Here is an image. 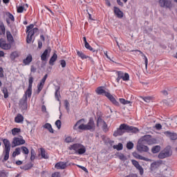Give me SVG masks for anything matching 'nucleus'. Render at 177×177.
<instances>
[{
	"label": "nucleus",
	"instance_id": "4c0bfd02",
	"mask_svg": "<svg viewBox=\"0 0 177 177\" xmlns=\"http://www.w3.org/2000/svg\"><path fill=\"white\" fill-rule=\"evenodd\" d=\"M160 165H161V162H154L151 163V167L153 168V169H156L158 168V167H160Z\"/></svg>",
	"mask_w": 177,
	"mask_h": 177
},
{
	"label": "nucleus",
	"instance_id": "7ed1b4c3",
	"mask_svg": "<svg viewBox=\"0 0 177 177\" xmlns=\"http://www.w3.org/2000/svg\"><path fill=\"white\" fill-rule=\"evenodd\" d=\"M68 150H74L77 154L82 155L86 152V148L82 144L75 143L68 147Z\"/></svg>",
	"mask_w": 177,
	"mask_h": 177
},
{
	"label": "nucleus",
	"instance_id": "2eb2a0df",
	"mask_svg": "<svg viewBox=\"0 0 177 177\" xmlns=\"http://www.w3.org/2000/svg\"><path fill=\"white\" fill-rule=\"evenodd\" d=\"M48 78V74H46L44 77L40 81L39 84L37 85V92L39 93L42 89H44V86L45 85V82Z\"/></svg>",
	"mask_w": 177,
	"mask_h": 177
},
{
	"label": "nucleus",
	"instance_id": "a878e982",
	"mask_svg": "<svg viewBox=\"0 0 177 177\" xmlns=\"http://www.w3.org/2000/svg\"><path fill=\"white\" fill-rule=\"evenodd\" d=\"M24 121V117L22 116V115L20 113H18L17 115L15 118V122H17V124H20Z\"/></svg>",
	"mask_w": 177,
	"mask_h": 177
},
{
	"label": "nucleus",
	"instance_id": "69168bd1",
	"mask_svg": "<svg viewBox=\"0 0 177 177\" xmlns=\"http://www.w3.org/2000/svg\"><path fill=\"white\" fill-rule=\"evenodd\" d=\"M137 169L139 170L140 175L141 176L143 175V174L145 173V171L143 170V167H142V166L138 167Z\"/></svg>",
	"mask_w": 177,
	"mask_h": 177
},
{
	"label": "nucleus",
	"instance_id": "aec40b11",
	"mask_svg": "<svg viewBox=\"0 0 177 177\" xmlns=\"http://www.w3.org/2000/svg\"><path fill=\"white\" fill-rule=\"evenodd\" d=\"M137 149L138 150V151H140V153L143 151L145 153H147V151H149V147L143 144H138L137 146Z\"/></svg>",
	"mask_w": 177,
	"mask_h": 177
},
{
	"label": "nucleus",
	"instance_id": "9b49d317",
	"mask_svg": "<svg viewBox=\"0 0 177 177\" xmlns=\"http://www.w3.org/2000/svg\"><path fill=\"white\" fill-rule=\"evenodd\" d=\"M125 133V123L120 124V128H118L113 133V136L117 138V136H122Z\"/></svg>",
	"mask_w": 177,
	"mask_h": 177
},
{
	"label": "nucleus",
	"instance_id": "c85d7f7f",
	"mask_svg": "<svg viewBox=\"0 0 177 177\" xmlns=\"http://www.w3.org/2000/svg\"><path fill=\"white\" fill-rule=\"evenodd\" d=\"M77 55L82 59V60H84V59H88V57H89V56L85 55L82 51H80L78 50H77Z\"/></svg>",
	"mask_w": 177,
	"mask_h": 177
},
{
	"label": "nucleus",
	"instance_id": "f257e3e1",
	"mask_svg": "<svg viewBox=\"0 0 177 177\" xmlns=\"http://www.w3.org/2000/svg\"><path fill=\"white\" fill-rule=\"evenodd\" d=\"M85 121V119L79 120L73 126L74 131H77V129H80V131H90V132H93L96 129V126L95 125V120H93V118H90L88 122L86 124L81 122ZM80 124H81L80 125ZM78 125H80L78 127Z\"/></svg>",
	"mask_w": 177,
	"mask_h": 177
},
{
	"label": "nucleus",
	"instance_id": "49530a36",
	"mask_svg": "<svg viewBox=\"0 0 177 177\" xmlns=\"http://www.w3.org/2000/svg\"><path fill=\"white\" fill-rule=\"evenodd\" d=\"M119 102L120 103H121L122 104H129V103H131V101H128L124 98H120L119 99Z\"/></svg>",
	"mask_w": 177,
	"mask_h": 177
},
{
	"label": "nucleus",
	"instance_id": "6e6d98bb",
	"mask_svg": "<svg viewBox=\"0 0 177 177\" xmlns=\"http://www.w3.org/2000/svg\"><path fill=\"white\" fill-rule=\"evenodd\" d=\"M127 149H128V150H132V149H133V143L132 142H127Z\"/></svg>",
	"mask_w": 177,
	"mask_h": 177
},
{
	"label": "nucleus",
	"instance_id": "2f4dec72",
	"mask_svg": "<svg viewBox=\"0 0 177 177\" xmlns=\"http://www.w3.org/2000/svg\"><path fill=\"white\" fill-rule=\"evenodd\" d=\"M19 52L13 51L12 53H11L10 57L11 60H15L16 59H17V57H19Z\"/></svg>",
	"mask_w": 177,
	"mask_h": 177
},
{
	"label": "nucleus",
	"instance_id": "bf43d9fd",
	"mask_svg": "<svg viewBox=\"0 0 177 177\" xmlns=\"http://www.w3.org/2000/svg\"><path fill=\"white\" fill-rule=\"evenodd\" d=\"M34 24H30L26 27V32H28V31H30L31 30H34Z\"/></svg>",
	"mask_w": 177,
	"mask_h": 177
},
{
	"label": "nucleus",
	"instance_id": "0eeeda50",
	"mask_svg": "<svg viewBox=\"0 0 177 177\" xmlns=\"http://www.w3.org/2000/svg\"><path fill=\"white\" fill-rule=\"evenodd\" d=\"M160 8H166V9H172V1L171 0H159Z\"/></svg>",
	"mask_w": 177,
	"mask_h": 177
},
{
	"label": "nucleus",
	"instance_id": "680f3d73",
	"mask_svg": "<svg viewBox=\"0 0 177 177\" xmlns=\"http://www.w3.org/2000/svg\"><path fill=\"white\" fill-rule=\"evenodd\" d=\"M59 63H60L62 68H64V67H66V60L62 59V60L59 61Z\"/></svg>",
	"mask_w": 177,
	"mask_h": 177
},
{
	"label": "nucleus",
	"instance_id": "9d476101",
	"mask_svg": "<svg viewBox=\"0 0 177 177\" xmlns=\"http://www.w3.org/2000/svg\"><path fill=\"white\" fill-rule=\"evenodd\" d=\"M38 30H39L38 28H35L31 30H28V32H26L28 33L27 37H26L27 44H31V41H32V36L36 32H38Z\"/></svg>",
	"mask_w": 177,
	"mask_h": 177
},
{
	"label": "nucleus",
	"instance_id": "e2e57ef3",
	"mask_svg": "<svg viewBox=\"0 0 177 177\" xmlns=\"http://www.w3.org/2000/svg\"><path fill=\"white\" fill-rule=\"evenodd\" d=\"M118 158H119V159L121 160L122 161H125V160H127V157L124 156V155L122 154V153L120 154V155H119V156H118Z\"/></svg>",
	"mask_w": 177,
	"mask_h": 177
},
{
	"label": "nucleus",
	"instance_id": "7c9ffc66",
	"mask_svg": "<svg viewBox=\"0 0 177 177\" xmlns=\"http://www.w3.org/2000/svg\"><path fill=\"white\" fill-rule=\"evenodd\" d=\"M160 150H161V147L160 145H156L152 147L151 152L153 154H156V153H160Z\"/></svg>",
	"mask_w": 177,
	"mask_h": 177
},
{
	"label": "nucleus",
	"instance_id": "8fccbe9b",
	"mask_svg": "<svg viewBox=\"0 0 177 177\" xmlns=\"http://www.w3.org/2000/svg\"><path fill=\"white\" fill-rule=\"evenodd\" d=\"M6 15H7L8 19H9L10 20H11V21H12V23H15V16H13V15H12V13H10V12H7Z\"/></svg>",
	"mask_w": 177,
	"mask_h": 177
},
{
	"label": "nucleus",
	"instance_id": "6e6552de",
	"mask_svg": "<svg viewBox=\"0 0 177 177\" xmlns=\"http://www.w3.org/2000/svg\"><path fill=\"white\" fill-rule=\"evenodd\" d=\"M19 107H21L22 111H24V110H27V109H28V97H26V95L24 96L19 100Z\"/></svg>",
	"mask_w": 177,
	"mask_h": 177
},
{
	"label": "nucleus",
	"instance_id": "cd10ccee",
	"mask_svg": "<svg viewBox=\"0 0 177 177\" xmlns=\"http://www.w3.org/2000/svg\"><path fill=\"white\" fill-rule=\"evenodd\" d=\"M43 127L45 129H48L50 133H55V131L53 130V128H52L50 123H46Z\"/></svg>",
	"mask_w": 177,
	"mask_h": 177
},
{
	"label": "nucleus",
	"instance_id": "79ce46f5",
	"mask_svg": "<svg viewBox=\"0 0 177 177\" xmlns=\"http://www.w3.org/2000/svg\"><path fill=\"white\" fill-rule=\"evenodd\" d=\"M19 132H21V129L19 128H14L12 129V134L13 136H15V135H17V133H19Z\"/></svg>",
	"mask_w": 177,
	"mask_h": 177
},
{
	"label": "nucleus",
	"instance_id": "412c9836",
	"mask_svg": "<svg viewBox=\"0 0 177 177\" xmlns=\"http://www.w3.org/2000/svg\"><path fill=\"white\" fill-rule=\"evenodd\" d=\"M39 157L41 156L40 158H44V160H48L49 158V156H48V153H46V151H45V149L40 148V153L38 154Z\"/></svg>",
	"mask_w": 177,
	"mask_h": 177
},
{
	"label": "nucleus",
	"instance_id": "c03bdc74",
	"mask_svg": "<svg viewBox=\"0 0 177 177\" xmlns=\"http://www.w3.org/2000/svg\"><path fill=\"white\" fill-rule=\"evenodd\" d=\"M21 150L22 151L23 154H28L30 153V151L28 150V148L27 147H21Z\"/></svg>",
	"mask_w": 177,
	"mask_h": 177
},
{
	"label": "nucleus",
	"instance_id": "0e129e2a",
	"mask_svg": "<svg viewBox=\"0 0 177 177\" xmlns=\"http://www.w3.org/2000/svg\"><path fill=\"white\" fill-rule=\"evenodd\" d=\"M155 128L156 129H158V131H160V130L162 129V125H161V124H160V123H158L156 124Z\"/></svg>",
	"mask_w": 177,
	"mask_h": 177
},
{
	"label": "nucleus",
	"instance_id": "4d7b16f0",
	"mask_svg": "<svg viewBox=\"0 0 177 177\" xmlns=\"http://www.w3.org/2000/svg\"><path fill=\"white\" fill-rule=\"evenodd\" d=\"M64 106H65L66 110L68 111V110H70V102H68V100H64Z\"/></svg>",
	"mask_w": 177,
	"mask_h": 177
},
{
	"label": "nucleus",
	"instance_id": "3c124183",
	"mask_svg": "<svg viewBox=\"0 0 177 177\" xmlns=\"http://www.w3.org/2000/svg\"><path fill=\"white\" fill-rule=\"evenodd\" d=\"M31 95H32V90H26L24 96H28V97H31Z\"/></svg>",
	"mask_w": 177,
	"mask_h": 177
},
{
	"label": "nucleus",
	"instance_id": "c756f323",
	"mask_svg": "<svg viewBox=\"0 0 177 177\" xmlns=\"http://www.w3.org/2000/svg\"><path fill=\"white\" fill-rule=\"evenodd\" d=\"M164 177H171L172 176V170L171 169H166L163 171Z\"/></svg>",
	"mask_w": 177,
	"mask_h": 177
},
{
	"label": "nucleus",
	"instance_id": "dca6fc26",
	"mask_svg": "<svg viewBox=\"0 0 177 177\" xmlns=\"http://www.w3.org/2000/svg\"><path fill=\"white\" fill-rule=\"evenodd\" d=\"M113 13L115 16L118 17V19H122V17H124V12L118 7H113Z\"/></svg>",
	"mask_w": 177,
	"mask_h": 177
},
{
	"label": "nucleus",
	"instance_id": "423d86ee",
	"mask_svg": "<svg viewBox=\"0 0 177 177\" xmlns=\"http://www.w3.org/2000/svg\"><path fill=\"white\" fill-rule=\"evenodd\" d=\"M106 97L109 99V102L113 104V106H115L116 107H120V102L117 101V96L111 95L110 92L109 93L106 94Z\"/></svg>",
	"mask_w": 177,
	"mask_h": 177
},
{
	"label": "nucleus",
	"instance_id": "f03ea898",
	"mask_svg": "<svg viewBox=\"0 0 177 177\" xmlns=\"http://www.w3.org/2000/svg\"><path fill=\"white\" fill-rule=\"evenodd\" d=\"M1 140L4 145V148L3 151V156H4L3 159L2 160L3 162H5L9 160V154L10 153V141L7 138H1Z\"/></svg>",
	"mask_w": 177,
	"mask_h": 177
},
{
	"label": "nucleus",
	"instance_id": "bb28decb",
	"mask_svg": "<svg viewBox=\"0 0 177 177\" xmlns=\"http://www.w3.org/2000/svg\"><path fill=\"white\" fill-rule=\"evenodd\" d=\"M57 60V54L55 53L49 60L50 66H53V64H55V62H56Z\"/></svg>",
	"mask_w": 177,
	"mask_h": 177
},
{
	"label": "nucleus",
	"instance_id": "37998d69",
	"mask_svg": "<svg viewBox=\"0 0 177 177\" xmlns=\"http://www.w3.org/2000/svg\"><path fill=\"white\" fill-rule=\"evenodd\" d=\"M104 122H106V121L102 118V116H99L97 120V127H99L100 124H104Z\"/></svg>",
	"mask_w": 177,
	"mask_h": 177
},
{
	"label": "nucleus",
	"instance_id": "f3484780",
	"mask_svg": "<svg viewBox=\"0 0 177 177\" xmlns=\"http://www.w3.org/2000/svg\"><path fill=\"white\" fill-rule=\"evenodd\" d=\"M56 169H66L67 168V162H57L55 165Z\"/></svg>",
	"mask_w": 177,
	"mask_h": 177
},
{
	"label": "nucleus",
	"instance_id": "a19ab883",
	"mask_svg": "<svg viewBox=\"0 0 177 177\" xmlns=\"http://www.w3.org/2000/svg\"><path fill=\"white\" fill-rule=\"evenodd\" d=\"M34 165H32V163H28L26 165H25L23 167V169H24V171H28V169H31L32 167H33Z\"/></svg>",
	"mask_w": 177,
	"mask_h": 177
},
{
	"label": "nucleus",
	"instance_id": "b1692460",
	"mask_svg": "<svg viewBox=\"0 0 177 177\" xmlns=\"http://www.w3.org/2000/svg\"><path fill=\"white\" fill-rule=\"evenodd\" d=\"M55 97L57 102H60V98L62 96L60 95V86H55Z\"/></svg>",
	"mask_w": 177,
	"mask_h": 177
},
{
	"label": "nucleus",
	"instance_id": "338daca9",
	"mask_svg": "<svg viewBox=\"0 0 177 177\" xmlns=\"http://www.w3.org/2000/svg\"><path fill=\"white\" fill-rule=\"evenodd\" d=\"M3 68L0 67V78H3Z\"/></svg>",
	"mask_w": 177,
	"mask_h": 177
},
{
	"label": "nucleus",
	"instance_id": "603ef678",
	"mask_svg": "<svg viewBox=\"0 0 177 177\" xmlns=\"http://www.w3.org/2000/svg\"><path fill=\"white\" fill-rule=\"evenodd\" d=\"M131 162H132L133 165H134V167H136V168H137V169H138V168H140V167H141L140 165L139 164V162H138L137 160H132Z\"/></svg>",
	"mask_w": 177,
	"mask_h": 177
},
{
	"label": "nucleus",
	"instance_id": "e433bc0d",
	"mask_svg": "<svg viewBox=\"0 0 177 177\" xmlns=\"http://www.w3.org/2000/svg\"><path fill=\"white\" fill-rule=\"evenodd\" d=\"M133 157H135L136 158H138V160H144L145 161H146V158L139 155V153L136 152L133 153Z\"/></svg>",
	"mask_w": 177,
	"mask_h": 177
},
{
	"label": "nucleus",
	"instance_id": "ea45409f",
	"mask_svg": "<svg viewBox=\"0 0 177 177\" xmlns=\"http://www.w3.org/2000/svg\"><path fill=\"white\" fill-rule=\"evenodd\" d=\"M35 156H37L35 150L32 149L30 151V160L34 161V160H35Z\"/></svg>",
	"mask_w": 177,
	"mask_h": 177
},
{
	"label": "nucleus",
	"instance_id": "de8ad7c7",
	"mask_svg": "<svg viewBox=\"0 0 177 177\" xmlns=\"http://www.w3.org/2000/svg\"><path fill=\"white\" fill-rule=\"evenodd\" d=\"M17 13H23V12H24V6H17Z\"/></svg>",
	"mask_w": 177,
	"mask_h": 177
},
{
	"label": "nucleus",
	"instance_id": "f704fd0d",
	"mask_svg": "<svg viewBox=\"0 0 177 177\" xmlns=\"http://www.w3.org/2000/svg\"><path fill=\"white\" fill-rule=\"evenodd\" d=\"M1 92L4 95V99H8L9 97V92L8 91V88L6 87H3L1 89Z\"/></svg>",
	"mask_w": 177,
	"mask_h": 177
},
{
	"label": "nucleus",
	"instance_id": "13d9d810",
	"mask_svg": "<svg viewBox=\"0 0 177 177\" xmlns=\"http://www.w3.org/2000/svg\"><path fill=\"white\" fill-rule=\"evenodd\" d=\"M55 125L58 129H60V128H62V121L60 120H57L55 122Z\"/></svg>",
	"mask_w": 177,
	"mask_h": 177
},
{
	"label": "nucleus",
	"instance_id": "393cba45",
	"mask_svg": "<svg viewBox=\"0 0 177 177\" xmlns=\"http://www.w3.org/2000/svg\"><path fill=\"white\" fill-rule=\"evenodd\" d=\"M6 34V28L3 21H0V35H5Z\"/></svg>",
	"mask_w": 177,
	"mask_h": 177
},
{
	"label": "nucleus",
	"instance_id": "39448f33",
	"mask_svg": "<svg viewBox=\"0 0 177 177\" xmlns=\"http://www.w3.org/2000/svg\"><path fill=\"white\" fill-rule=\"evenodd\" d=\"M141 142H142L144 145L151 146V145H156V143H157V139L153 138L151 135H145L141 138Z\"/></svg>",
	"mask_w": 177,
	"mask_h": 177
},
{
	"label": "nucleus",
	"instance_id": "20e7f679",
	"mask_svg": "<svg viewBox=\"0 0 177 177\" xmlns=\"http://www.w3.org/2000/svg\"><path fill=\"white\" fill-rule=\"evenodd\" d=\"M172 156V147L171 145L167 146L163 150H162L158 154V158L164 160L168 157Z\"/></svg>",
	"mask_w": 177,
	"mask_h": 177
},
{
	"label": "nucleus",
	"instance_id": "4be33fe9",
	"mask_svg": "<svg viewBox=\"0 0 177 177\" xmlns=\"http://www.w3.org/2000/svg\"><path fill=\"white\" fill-rule=\"evenodd\" d=\"M31 62H32V55L31 54L28 55L26 59L23 60L25 66H29Z\"/></svg>",
	"mask_w": 177,
	"mask_h": 177
},
{
	"label": "nucleus",
	"instance_id": "052dcab7",
	"mask_svg": "<svg viewBox=\"0 0 177 177\" xmlns=\"http://www.w3.org/2000/svg\"><path fill=\"white\" fill-rule=\"evenodd\" d=\"M142 99L144 100V102H146L147 103H150V100H151V97H143Z\"/></svg>",
	"mask_w": 177,
	"mask_h": 177
},
{
	"label": "nucleus",
	"instance_id": "6ab92c4d",
	"mask_svg": "<svg viewBox=\"0 0 177 177\" xmlns=\"http://www.w3.org/2000/svg\"><path fill=\"white\" fill-rule=\"evenodd\" d=\"M95 93L97 95H104L106 96L109 92L105 91L104 86H99L96 88Z\"/></svg>",
	"mask_w": 177,
	"mask_h": 177
},
{
	"label": "nucleus",
	"instance_id": "864d4df0",
	"mask_svg": "<svg viewBox=\"0 0 177 177\" xmlns=\"http://www.w3.org/2000/svg\"><path fill=\"white\" fill-rule=\"evenodd\" d=\"M8 174L6 170H0V177H8Z\"/></svg>",
	"mask_w": 177,
	"mask_h": 177
},
{
	"label": "nucleus",
	"instance_id": "ddd939ff",
	"mask_svg": "<svg viewBox=\"0 0 177 177\" xmlns=\"http://www.w3.org/2000/svg\"><path fill=\"white\" fill-rule=\"evenodd\" d=\"M26 143V140L23 138L15 137L13 138L12 142V147H16V146H21V145H24Z\"/></svg>",
	"mask_w": 177,
	"mask_h": 177
},
{
	"label": "nucleus",
	"instance_id": "5fc2aeb1",
	"mask_svg": "<svg viewBox=\"0 0 177 177\" xmlns=\"http://www.w3.org/2000/svg\"><path fill=\"white\" fill-rule=\"evenodd\" d=\"M66 143H71L74 142V138H71V136H68L65 138Z\"/></svg>",
	"mask_w": 177,
	"mask_h": 177
},
{
	"label": "nucleus",
	"instance_id": "5701e85b",
	"mask_svg": "<svg viewBox=\"0 0 177 177\" xmlns=\"http://www.w3.org/2000/svg\"><path fill=\"white\" fill-rule=\"evenodd\" d=\"M6 38H7L8 42L11 44L15 42V39L13 38L12 33L9 30L6 31Z\"/></svg>",
	"mask_w": 177,
	"mask_h": 177
},
{
	"label": "nucleus",
	"instance_id": "473e14b6",
	"mask_svg": "<svg viewBox=\"0 0 177 177\" xmlns=\"http://www.w3.org/2000/svg\"><path fill=\"white\" fill-rule=\"evenodd\" d=\"M122 80L125 82L129 81V74L128 73H124V72L122 71Z\"/></svg>",
	"mask_w": 177,
	"mask_h": 177
},
{
	"label": "nucleus",
	"instance_id": "f8f14e48",
	"mask_svg": "<svg viewBox=\"0 0 177 177\" xmlns=\"http://www.w3.org/2000/svg\"><path fill=\"white\" fill-rule=\"evenodd\" d=\"M124 129L126 132L131 133H139L140 131L138 127H135L133 126H129L127 124H124Z\"/></svg>",
	"mask_w": 177,
	"mask_h": 177
},
{
	"label": "nucleus",
	"instance_id": "a211bd4d",
	"mask_svg": "<svg viewBox=\"0 0 177 177\" xmlns=\"http://www.w3.org/2000/svg\"><path fill=\"white\" fill-rule=\"evenodd\" d=\"M165 136H167V138H169L171 140H177V133H172L171 131H165Z\"/></svg>",
	"mask_w": 177,
	"mask_h": 177
},
{
	"label": "nucleus",
	"instance_id": "72a5a7b5",
	"mask_svg": "<svg viewBox=\"0 0 177 177\" xmlns=\"http://www.w3.org/2000/svg\"><path fill=\"white\" fill-rule=\"evenodd\" d=\"M116 74L118 77L116 78V82H118V84H120V81L121 80H122V71H116Z\"/></svg>",
	"mask_w": 177,
	"mask_h": 177
},
{
	"label": "nucleus",
	"instance_id": "58836bf2",
	"mask_svg": "<svg viewBox=\"0 0 177 177\" xmlns=\"http://www.w3.org/2000/svg\"><path fill=\"white\" fill-rule=\"evenodd\" d=\"M113 148L120 151V150L124 149V145H122V143H119L118 145H113Z\"/></svg>",
	"mask_w": 177,
	"mask_h": 177
},
{
	"label": "nucleus",
	"instance_id": "774afa93",
	"mask_svg": "<svg viewBox=\"0 0 177 177\" xmlns=\"http://www.w3.org/2000/svg\"><path fill=\"white\" fill-rule=\"evenodd\" d=\"M52 177H60V173L56 171L52 174Z\"/></svg>",
	"mask_w": 177,
	"mask_h": 177
},
{
	"label": "nucleus",
	"instance_id": "a18cd8bd",
	"mask_svg": "<svg viewBox=\"0 0 177 177\" xmlns=\"http://www.w3.org/2000/svg\"><path fill=\"white\" fill-rule=\"evenodd\" d=\"M20 148H16L15 151L12 153V157L15 158L17 156H19L20 154Z\"/></svg>",
	"mask_w": 177,
	"mask_h": 177
},
{
	"label": "nucleus",
	"instance_id": "4468645a",
	"mask_svg": "<svg viewBox=\"0 0 177 177\" xmlns=\"http://www.w3.org/2000/svg\"><path fill=\"white\" fill-rule=\"evenodd\" d=\"M50 52H52V48H50V47H48L41 55V62H46L48 60L47 57L50 55Z\"/></svg>",
	"mask_w": 177,
	"mask_h": 177
},
{
	"label": "nucleus",
	"instance_id": "1a4fd4ad",
	"mask_svg": "<svg viewBox=\"0 0 177 177\" xmlns=\"http://www.w3.org/2000/svg\"><path fill=\"white\" fill-rule=\"evenodd\" d=\"M0 48L3 49V50H10L12 49V44L11 43H6V40L3 38L0 39Z\"/></svg>",
	"mask_w": 177,
	"mask_h": 177
},
{
	"label": "nucleus",
	"instance_id": "09e8293b",
	"mask_svg": "<svg viewBox=\"0 0 177 177\" xmlns=\"http://www.w3.org/2000/svg\"><path fill=\"white\" fill-rule=\"evenodd\" d=\"M84 46L86 49H88V50H91V52H95L93 48H92V46H91V44H89V43H86L84 44Z\"/></svg>",
	"mask_w": 177,
	"mask_h": 177
},
{
	"label": "nucleus",
	"instance_id": "c9c22d12",
	"mask_svg": "<svg viewBox=\"0 0 177 177\" xmlns=\"http://www.w3.org/2000/svg\"><path fill=\"white\" fill-rule=\"evenodd\" d=\"M102 129L103 132H105V133H107V131H109V125L106 122H104V123H102Z\"/></svg>",
	"mask_w": 177,
	"mask_h": 177
}]
</instances>
